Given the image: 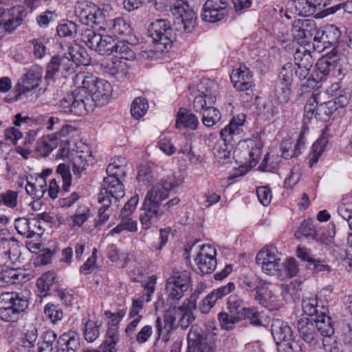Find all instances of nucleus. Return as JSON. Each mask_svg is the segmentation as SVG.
<instances>
[{"label":"nucleus","instance_id":"obj_21","mask_svg":"<svg viewBox=\"0 0 352 352\" xmlns=\"http://www.w3.org/2000/svg\"><path fill=\"white\" fill-rule=\"evenodd\" d=\"M328 0H294L290 9L299 16H309L326 6Z\"/></svg>","mask_w":352,"mask_h":352},{"label":"nucleus","instance_id":"obj_26","mask_svg":"<svg viewBox=\"0 0 352 352\" xmlns=\"http://www.w3.org/2000/svg\"><path fill=\"white\" fill-rule=\"evenodd\" d=\"M328 313V307L322 305L320 309V315L313 320L318 333H320L322 336H331L334 333L333 322Z\"/></svg>","mask_w":352,"mask_h":352},{"label":"nucleus","instance_id":"obj_2","mask_svg":"<svg viewBox=\"0 0 352 352\" xmlns=\"http://www.w3.org/2000/svg\"><path fill=\"white\" fill-rule=\"evenodd\" d=\"M74 81L80 91L83 90L85 92L83 100L88 113L96 107H102L109 102L113 91L109 82L85 73L76 74Z\"/></svg>","mask_w":352,"mask_h":352},{"label":"nucleus","instance_id":"obj_29","mask_svg":"<svg viewBox=\"0 0 352 352\" xmlns=\"http://www.w3.org/2000/svg\"><path fill=\"white\" fill-rule=\"evenodd\" d=\"M80 338L74 333H63L57 340L56 352H76L80 349Z\"/></svg>","mask_w":352,"mask_h":352},{"label":"nucleus","instance_id":"obj_11","mask_svg":"<svg viewBox=\"0 0 352 352\" xmlns=\"http://www.w3.org/2000/svg\"><path fill=\"white\" fill-rule=\"evenodd\" d=\"M85 93L83 90L80 91L78 89L77 92L67 95L57 104L58 110L64 113L78 116L86 115L88 112L83 100Z\"/></svg>","mask_w":352,"mask_h":352},{"label":"nucleus","instance_id":"obj_39","mask_svg":"<svg viewBox=\"0 0 352 352\" xmlns=\"http://www.w3.org/2000/svg\"><path fill=\"white\" fill-rule=\"evenodd\" d=\"M280 290L283 299L287 303L294 302L300 299V283L296 280L292 281L289 284L281 285Z\"/></svg>","mask_w":352,"mask_h":352},{"label":"nucleus","instance_id":"obj_64","mask_svg":"<svg viewBox=\"0 0 352 352\" xmlns=\"http://www.w3.org/2000/svg\"><path fill=\"white\" fill-rule=\"evenodd\" d=\"M117 342V336L112 335L107 338V340L104 342V343L100 346V348L98 350H88L84 352H116L115 346Z\"/></svg>","mask_w":352,"mask_h":352},{"label":"nucleus","instance_id":"obj_3","mask_svg":"<svg viewBox=\"0 0 352 352\" xmlns=\"http://www.w3.org/2000/svg\"><path fill=\"white\" fill-rule=\"evenodd\" d=\"M148 32L153 44L148 56L158 58L161 54L168 52L172 47L175 35L170 23L165 19H157L151 23Z\"/></svg>","mask_w":352,"mask_h":352},{"label":"nucleus","instance_id":"obj_5","mask_svg":"<svg viewBox=\"0 0 352 352\" xmlns=\"http://www.w3.org/2000/svg\"><path fill=\"white\" fill-rule=\"evenodd\" d=\"M325 93H313L307 99L305 106V113L308 118L314 116L317 120L327 121L333 112L336 111L333 100L324 101Z\"/></svg>","mask_w":352,"mask_h":352},{"label":"nucleus","instance_id":"obj_49","mask_svg":"<svg viewBox=\"0 0 352 352\" xmlns=\"http://www.w3.org/2000/svg\"><path fill=\"white\" fill-rule=\"evenodd\" d=\"M100 325L101 323L93 320H88L85 323L84 337L87 342H93L99 337Z\"/></svg>","mask_w":352,"mask_h":352},{"label":"nucleus","instance_id":"obj_36","mask_svg":"<svg viewBox=\"0 0 352 352\" xmlns=\"http://www.w3.org/2000/svg\"><path fill=\"white\" fill-rule=\"evenodd\" d=\"M258 114L265 120H270L278 112V102L276 99L269 98L260 101L257 107Z\"/></svg>","mask_w":352,"mask_h":352},{"label":"nucleus","instance_id":"obj_58","mask_svg":"<svg viewBox=\"0 0 352 352\" xmlns=\"http://www.w3.org/2000/svg\"><path fill=\"white\" fill-rule=\"evenodd\" d=\"M116 41L111 36H102L97 52L101 55L113 54Z\"/></svg>","mask_w":352,"mask_h":352},{"label":"nucleus","instance_id":"obj_57","mask_svg":"<svg viewBox=\"0 0 352 352\" xmlns=\"http://www.w3.org/2000/svg\"><path fill=\"white\" fill-rule=\"evenodd\" d=\"M202 114V122L206 126H212L214 125L221 119L220 111L214 108L213 106L207 108L206 110L201 113Z\"/></svg>","mask_w":352,"mask_h":352},{"label":"nucleus","instance_id":"obj_30","mask_svg":"<svg viewBox=\"0 0 352 352\" xmlns=\"http://www.w3.org/2000/svg\"><path fill=\"white\" fill-rule=\"evenodd\" d=\"M235 142L236 140H228L226 136H221V139L218 140L213 147V155L217 162L219 164H224L228 162L230 158V148L232 142Z\"/></svg>","mask_w":352,"mask_h":352},{"label":"nucleus","instance_id":"obj_43","mask_svg":"<svg viewBox=\"0 0 352 352\" xmlns=\"http://www.w3.org/2000/svg\"><path fill=\"white\" fill-rule=\"evenodd\" d=\"M81 41L86 44L91 50L97 52L102 36L100 34H96L94 30L85 28L82 30L80 33Z\"/></svg>","mask_w":352,"mask_h":352},{"label":"nucleus","instance_id":"obj_50","mask_svg":"<svg viewBox=\"0 0 352 352\" xmlns=\"http://www.w3.org/2000/svg\"><path fill=\"white\" fill-rule=\"evenodd\" d=\"M115 56L126 60H132L135 58L134 52L130 48L129 43L124 41H117L113 52Z\"/></svg>","mask_w":352,"mask_h":352},{"label":"nucleus","instance_id":"obj_54","mask_svg":"<svg viewBox=\"0 0 352 352\" xmlns=\"http://www.w3.org/2000/svg\"><path fill=\"white\" fill-rule=\"evenodd\" d=\"M55 275L53 272H48L43 274L37 279L36 286L41 292H47L55 285Z\"/></svg>","mask_w":352,"mask_h":352},{"label":"nucleus","instance_id":"obj_52","mask_svg":"<svg viewBox=\"0 0 352 352\" xmlns=\"http://www.w3.org/2000/svg\"><path fill=\"white\" fill-rule=\"evenodd\" d=\"M148 108V104L146 99L142 97H138L131 104V116L135 119H140L146 113Z\"/></svg>","mask_w":352,"mask_h":352},{"label":"nucleus","instance_id":"obj_61","mask_svg":"<svg viewBox=\"0 0 352 352\" xmlns=\"http://www.w3.org/2000/svg\"><path fill=\"white\" fill-rule=\"evenodd\" d=\"M72 171L74 174L78 177H80L85 173L87 161L82 155H76L73 157L72 162Z\"/></svg>","mask_w":352,"mask_h":352},{"label":"nucleus","instance_id":"obj_14","mask_svg":"<svg viewBox=\"0 0 352 352\" xmlns=\"http://www.w3.org/2000/svg\"><path fill=\"white\" fill-rule=\"evenodd\" d=\"M228 6V0H207L203 6V20L210 23L221 20L227 13Z\"/></svg>","mask_w":352,"mask_h":352},{"label":"nucleus","instance_id":"obj_35","mask_svg":"<svg viewBox=\"0 0 352 352\" xmlns=\"http://www.w3.org/2000/svg\"><path fill=\"white\" fill-rule=\"evenodd\" d=\"M198 124L199 120L195 115L184 109L179 110L175 123L177 129L186 128L195 130Z\"/></svg>","mask_w":352,"mask_h":352},{"label":"nucleus","instance_id":"obj_24","mask_svg":"<svg viewBox=\"0 0 352 352\" xmlns=\"http://www.w3.org/2000/svg\"><path fill=\"white\" fill-rule=\"evenodd\" d=\"M296 327L300 338L305 342L311 345L318 342L320 336L312 320L302 318L298 320Z\"/></svg>","mask_w":352,"mask_h":352},{"label":"nucleus","instance_id":"obj_17","mask_svg":"<svg viewBox=\"0 0 352 352\" xmlns=\"http://www.w3.org/2000/svg\"><path fill=\"white\" fill-rule=\"evenodd\" d=\"M216 250L210 245L201 246L195 263L202 274H210L217 267Z\"/></svg>","mask_w":352,"mask_h":352},{"label":"nucleus","instance_id":"obj_44","mask_svg":"<svg viewBox=\"0 0 352 352\" xmlns=\"http://www.w3.org/2000/svg\"><path fill=\"white\" fill-rule=\"evenodd\" d=\"M106 26L114 35H127L131 32L130 25L122 18L107 21Z\"/></svg>","mask_w":352,"mask_h":352},{"label":"nucleus","instance_id":"obj_16","mask_svg":"<svg viewBox=\"0 0 352 352\" xmlns=\"http://www.w3.org/2000/svg\"><path fill=\"white\" fill-rule=\"evenodd\" d=\"M340 71L336 60L331 58H322L318 60L315 70L308 78L307 82H319L323 80L328 75L335 76Z\"/></svg>","mask_w":352,"mask_h":352},{"label":"nucleus","instance_id":"obj_32","mask_svg":"<svg viewBox=\"0 0 352 352\" xmlns=\"http://www.w3.org/2000/svg\"><path fill=\"white\" fill-rule=\"evenodd\" d=\"M230 79L236 89L254 84L252 72L245 65L240 66L238 69H234L230 74Z\"/></svg>","mask_w":352,"mask_h":352},{"label":"nucleus","instance_id":"obj_1","mask_svg":"<svg viewBox=\"0 0 352 352\" xmlns=\"http://www.w3.org/2000/svg\"><path fill=\"white\" fill-rule=\"evenodd\" d=\"M183 178L175 174L167 175L160 183L156 184L148 191L142 206L144 212L140 215V221L146 228L160 219L163 216L170 213L177 206L180 199L175 197L166 203H162L168 196V192L179 186Z\"/></svg>","mask_w":352,"mask_h":352},{"label":"nucleus","instance_id":"obj_45","mask_svg":"<svg viewBox=\"0 0 352 352\" xmlns=\"http://www.w3.org/2000/svg\"><path fill=\"white\" fill-rule=\"evenodd\" d=\"M280 261V254L278 253L276 247L273 245L267 246L260 250L256 257V262Z\"/></svg>","mask_w":352,"mask_h":352},{"label":"nucleus","instance_id":"obj_34","mask_svg":"<svg viewBox=\"0 0 352 352\" xmlns=\"http://www.w3.org/2000/svg\"><path fill=\"white\" fill-rule=\"evenodd\" d=\"M170 314L175 318V324L179 325L183 329L188 328L195 320L192 311L178 306L170 307Z\"/></svg>","mask_w":352,"mask_h":352},{"label":"nucleus","instance_id":"obj_8","mask_svg":"<svg viewBox=\"0 0 352 352\" xmlns=\"http://www.w3.org/2000/svg\"><path fill=\"white\" fill-rule=\"evenodd\" d=\"M216 334L192 326L188 334V352H214Z\"/></svg>","mask_w":352,"mask_h":352},{"label":"nucleus","instance_id":"obj_13","mask_svg":"<svg viewBox=\"0 0 352 352\" xmlns=\"http://www.w3.org/2000/svg\"><path fill=\"white\" fill-rule=\"evenodd\" d=\"M227 309L229 313L237 314L239 313L245 319H248L250 324L255 326H261L262 322L260 319V314L254 308L245 307L244 301L237 295H230L226 303Z\"/></svg>","mask_w":352,"mask_h":352},{"label":"nucleus","instance_id":"obj_59","mask_svg":"<svg viewBox=\"0 0 352 352\" xmlns=\"http://www.w3.org/2000/svg\"><path fill=\"white\" fill-rule=\"evenodd\" d=\"M278 156L270 155L269 153H267L265 156L258 168L261 171L263 172H274L278 168Z\"/></svg>","mask_w":352,"mask_h":352},{"label":"nucleus","instance_id":"obj_7","mask_svg":"<svg viewBox=\"0 0 352 352\" xmlns=\"http://www.w3.org/2000/svg\"><path fill=\"white\" fill-rule=\"evenodd\" d=\"M190 287V272L173 270L167 278L165 290L168 301L177 302L183 298Z\"/></svg>","mask_w":352,"mask_h":352},{"label":"nucleus","instance_id":"obj_19","mask_svg":"<svg viewBox=\"0 0 352 352\" xmlns=\"http://www.w3.org/2000/svg\"><path fill=\"white\" fill-rule=\"evenodd\" d=\"M294 38L304 43L310 39L316 31V22L313 19H297L292 24L291 30Z\"/></svg>","mask_w":352,"mask_h":352},{"label":"nucleus","instance_id":"obj_4","mask_svg":"<svg viewBox=\"0 0 352 352\" xmlns=\"http://www.w3.org/2000/svg\"><path fill=\"white\" fill-rule=\"evenodd\" d=\"M30 292H3L0 295V314L2 319L12 321L28 307Z\"/></svg>","mask_w":352,"mask_h":352},{"label":"nucleus","instance_id":"obj_38","mask_svg":"<svg viewBox=\"0 0 352 352\" xmlns=\"http://www.w3.org/2000/svg\"><path fill=\"white\" fill-rule=\"evenodd\" d=\"M328 132L329 129L327 127L324 128L319 139L312 145L309 160V166L311 167L318 162L328 143Z\"/></svg>","mask_w":352,"mask_h":352},{"label":"nucleus","instance_id":"obj_55","mask_svg":"<svg viewBox=\"0 0 352 352\" xmlns=\"http://www.w3.org/2000/svg\"><path fill=\"white\" fill-rule=\"evenodd\" d=\"M57 138L56 135H48L47 138L37 142L36 150L43 155H47L56 146Z\"/></svg>","mask_w":352,"mask_h":352},{"label":"nucleus","instance_id":"obj_25","mask_svg":"<svg viewBox=\"0 0 352 352\" xmlns=\"http://www.w3.org/2000/svg\"><path fill=\"white\" fill-rule=\"evenodd\" d=\"M29 278L20 268L3 267L0 270V287L25 282Z\"/></svg>","mask_w":352,"mask_h":352},{"label":"nucleus","instance_id":"obj_42","mask_svg":"<svg viewBox=\"0 0 352 352\" xmlns=\"http://www.w3.org/2000/svg\"><path fill=\"white\" fill-rule=\"evenodd\" d=\"M340 339L345 345L352 346V316L346 317L339 322Z\"/></svg>","mask_w":352,"mask_h":352},{"label":"nucleus","instance_id":"obj_37","mask_svg":"<svg viewBox=\"0 0 352 352\" xmlns=\"http://www.w3.org/2000/svg\"><path fill=\"white\" fill-rule=\"evenodd\" d=\"M9 234L6 228H0V254L11 259L10 255L16 250L17 244L12 237L8 238Z\"/></svg>","mask_w":352,"mask_h":352},{"label":"nucleus","instance_id":"obj_23","mask_svg":"<svg viewBox=\"0 0 352 352\" xmlns=\"http://www.w3.org/2000/svg\"><path fill=\"white\" fill-rule=\"evenodd\" d=\"M210 82L206 81L204 84L201 82L197 88V95L195 96L193 101V109L197 113H202L207 108L212 107L216 101V97L211 94L210 89L206 85Z\"/></svg>","mask_w":352,"mask_h":352},{"label":"nucleus","instance_id":"obj_40","mask_svg":"<svg viewBox=\"0 0 352 352\" xmlns=\"http://www.w3.org/2000/svg\"><path fill=\"white\" fill-rule=\"evenodd\" d=\"M47 183L43 177H36L34 182L28 181L26 192L33 199H40L46 192Z\"/></svg>","mask_w":352,"mask_h":352},{"label":"nucleus","instance_id":"obj_53","mask_svg":"<svg viewBox=\"0 0 352 352\" xmlns=\"http://www.w3.org/2000/svg\"><path fill=\"white\" fill-rule=\"evenodd\" d=\"M323 32L324 36L322 39L324 47H326L328 45H333L338 42L340 36V32L336 26L331 25L327 27L323 30Z\"/></svg>","mask_w":352,"mask_h":352},{"label":"nucleus","instance_id":"obj_12","mask_svg":"<svg viewBox=\"0 0 352 352\" xmlns=\"http://www.w3.org/2000/svg\"><path fill=\"white\" fill-rule=\"evenodd\" d=\"M124 189L120 179L115 177H106L103 179L102 189L98 195V199L108 204H112L124 197Z\"/></svg>","mask_w":352,"mask_h":352},{"label":"nucleus","instance_id":"obj_51","mask_svg":"<svg viewBox=\"0 0 352 352\" xmlns=\"http://www.w3.org/2000/svg\"><path fill=\"white\" fill-rule=\"evenodd\" d=\"M322 305H324L322 301H320V305L316 297L304 299L302 304L303 312L307 316H314L315 318L320 315V309Z\"/></svg>","mask_w":352,"mask_h":352},{"label":"nucleus","instance_id":"obj_20","mask_svg":"<svg viewBox=\"0 0 352 352\" xmlns=\"http://www.w3.org/2000/svg\"><path fill=\"white\" fill-rule=\"evenodd\" d=\"M294 74L300 80L305 79L309 76L314 61L310 52L297 50L294 54Z\"/></svg>","mask_w":352,"mask_h":352},{"label":"nucleus","instance_id":"obj_60","mask_svg":"<svg viewBox=\"0 0 352 352\" xmlns=\"http://www.w3.org/2000/svg\"><path fill=\"white\" fill-rule=\"evenodd\" d=\"M56 30L60 37L73 38L78 32V26L75 23L69 21L58 25Z\"/></svg>","mask_w":352,"mask_h":352},{"label":"nucleus","instance_id":"obj_27","mask_svg":"<svg viewBox=\"0 0 352 352\" xmlns=\"http://www.w3.org/2000/svg\"><path fill=\"white\" fill-rule=\"evenodd\" d=\"M170 308L164 314L163 318L158 317L155 320V328L158 338L162 337V339L167 342L170 338V335L177 328L175 324V318L170 313Z\"/></svg>","mask_w":352,"mask_h":352},{"label":"nucleus","instance_id":"obj_47","mask_svg":"<svg viewBox=\"0 0 352 352\" xmlns=\"http://www.w3.org/2000/svg\"><path fill=\"white\" fill-rule=\"evenodd\" d=\"M120 223L111 230V234H120L124 230L130 232L137 231V223L135 221L133 220L130 216L120 214Z\"/></svg>","mask_w":352,"mask_h":352},{"label":"nucleus","instance_id":"obj_28","mask_svg":"<svg viewBox=\"0 0 352 352\" xmlns=\"http://www.w3.org/2000/svg\"><path fill=\"white\" fill-rule=\"evenodd\" d=\"M42 74L38 67L31 68L23 76L22 82L17 85L19 95L24 94L38 86Z\"/></svg>","mask_w":352,"mask_h":352},{"label":"nucleus","instance_id":"obj_15","mask_svg":"<svg viewBox=\"0 0 352 352\" xmlns=\"http://www.w3.org/2000/svg\"><path fill=\"white\" fill-rule=\"evenodd\" d=\"M74 72L72 61L66 56H54L47 65L45 78L52 79L56 75L65 77L67 74Z\"/></svg>","mask_w":352,"mask_h":352},{"label":"nucleus","instance_id":"obj_31","mask_svg":"<svg viewBox=\"0 0 352 352\" xmlns=\"http://www.w3.org/2000/svg\"><path fill=\"white\" fill-rule=\"evenodd\" d=\"M245 114H240L234 117L229 124L221 131V136H226L228 140H237L239 139L237 137L243 132L242 127L245 121Z\"/></svg>","mask_w":352,"mask_h":352},{"label":"nucleus","instance_id":"obj_33","mask_svg":"<svg viewBox=\"0 0 352 352\" xmlns=\"http://www.w3.org/2000/svg\"><path fill=\"white\" fill-rule=\"evenodd\" d=\"M68 54L74 69L75 66H86L91 63V58L87 50L77 44L68 46Z\"/></svg>","mask_w":352,"mask_h":352},{"label":"nucleus","instance_id":"obj_46","mask_svg":"<svg viewBox=\"0 0 352 352\" xmlns=\"http://www.w3.org/2000/svg\"><path fill=\"white\" fill-rule=\"evenodd\" d=\"M56 334L52 331L45 332L43 341L38 343V352H53L57 346Z\"/></svg>","mask_w":352,"mask_h":352},{"label":"nucleus","instance_id":"obj_41","mask_svg":"<svg viewBox=\"0 0 352 352\" xmlns=\"http://www.w3.org/2000/svg\"><path fill=\"white\" fill-rule=\"evenodd\" d=\"M218 320L221 327L227 331L233 329L234 325L241 320H245L243 318L242 314H237L221 311L218 314Z\"/></svg>","mask_w":352,"mask_h":352},{"label":"nucleus","instance_id":"obj_10","mask_svg":"<svg viewBox=\"0 0 352 352\" xmlns=\"http://www.w3.org/2000/svg\"><path fill=\"white\" fill-rule=\"evenodd\" d=\"M295 67L292 63H285L280 72L275 93L280 103H286L292 96V85Z\"/></svg>","mask_w":352,"mask_h":352},{"label":"nucleus","instance_id":"obj_22","mask_svg":"<svg viewBox=\"0 0 352 352\" xmlns=\"http://www.w3.org/2000/svg\"><path fill=\"white\" fill-rule=\"evenodd\" d=\"M272 333L277 345L283 344L289 349L292 348L293 331L286 322L279 319L274 320Z\"/></svg>","mask_w":352,"mask_h":352},{"label":"nucleus","instance_id":"obj_9","mask_svg":"<svg viewBox=\"0 0 352 352\" xmlns=\"http://www.w3.org/2000/svg\"><path fill=\"white\" fill-rule=\"evenodd\" d=\"M173 14L175 16L174 25L177 31L190 33L195 29L196 14L186 1L179 0L174 3Z\"/></svg>","mask_w":352,"mask_h":352},{"label":"nucleus","instance_id":"obj_48","mask_svg":"<svg viewBox=\"0 0 352 352\" xmlns=\"http://www.w3.org/2000/svg\"><path fill=\"white\" fill-rule=\"evenodd\" d=\"M304 142H302L300 138L294 145L293 148L292 143L289 140L283 141L280 145L282 151V157L285 159H290L294 157H297L300 153V148L302 146Z\"/></svg>","mask_w":352,"mask_h":352},{"label":"nucleus","instance_id":"obj_63","mask_svg":"<svg viewBox=\"0 0 352 352\" xmlns=\"http://www.w3.org/2000/svg\"><path fill=\"white\" fill-rule=\"evenodd\" d=\"M45 316L49 318L53 323L60 320L63 318V311L56 305L53 304H47L44 309Z\"/></svg>","mask_w":352,"mask_h":352},{"label":"nucleus","instance_id":"obj_18","mask_svg":"<svg viewBox=\"0 0 352 352\" xmlns=\"http://www.w3.org/2000/svg\"><path fill=\"white\" fill-rule=\"evenodd\" d=\"M155 285V279L151 278L144 285L142 295L138 298L133 299L132 305L129 309V318H142L144 302H149L151 296L154 292Z\"/></svg>","mask_w":352,"mask_h":352},{"label":"nucleus","instance_id":"obj_6","mask_svg":"<svg viewBox=\"0 0 352 352\" xmlns=\"http://www.w3.org/2000/svg\"><path fill=\"white\" fill-rule=\"evenodd\" d=\"M75 13L82 24L98 27L100 30H107L104 14L94 3L89 1L78 2L75 8Z\"/></svg>","mask_w":352,"mask_h":352},{"label":"nucleus","instance_id":"obj_56","mask_svg":"<svg viewBox=\"0 0 352 352\" xmlns=\"http://www.w3.org/2000/svg\"><path fill=\"white\" fill-rule=\"evenodd\" d=\"M298 233L301 234L307 239H316L318 234L314 221L311 219L303 221L298 229Z\"/></svg>","mask_w":352,"mask_h":352},{"label":"nucleus","instance_id":"obj_62","mask_svg":"<svg viewBox=\"0 0 352 352\" xmlns=\"http://www.w3.org/2000/svg\"><path fill=\"white\" fill-rule=\"evenodd\" d=\"M56 171L62 178L63 190L65 192L68 191L72 182V175L70 173L69 167L65 164H60L57 167Z\"/></svg>","mask_w":352,"mask_h":352}]
</instances>
